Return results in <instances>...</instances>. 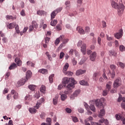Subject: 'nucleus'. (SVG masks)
Returning a JSON list of instances; mask_svg holds the SVG:
<instances>
[{
	"mask_svg": "<svg viewBox=\"0 0 125 125\" xmlns=\"http://www.w3.org/2000/svg\"><path fill=\"white\" fill-rule=\"evenodd\" d=\"M111 6L113 8L118 9V14L119 16L122 15L124 13V10H125V5L123 4H118V3L115 2V1H111Z\"/></svg>",
	"mask_w": 125,
	"mask_h": 125,
	"instance_id": "f257e3e1",
	"label": "nucleus"
},
{
	"mask_svg": "<svg viewBox=\"0 0 125 125\" xmlns=\"http://www.w3.org/2000/svg\"><path fill=\"white\" fill-rule=\"evenodd\" d=\"M70 82L71 83H73V85L76 83V81H75V79L73 78H69L68 77H64L63 79H62V83L64 84V86H66V84H67V83H69Z\"/></svg>",
	"mask_w": 125,
	"mask_h": 125,
	"instance_id": "f03ea898",
	"label": "nucleus"
},
{
	"mask_svg": "<svg viewBox=\"0 0 125 125\" xmlns=\"http://www.w3.org/2000/svg\"><path fill=\"white\" fill-rule=\"evenodd\" d=\"M77 46H78V47L81 46V48L82 52L84 54H85V53H86V44L84 43H83L82 41H79V42L77 43Z\"/></svg>",
	"mask_w": 125,
	"mask_h": 125,
	"instance_id": "7ed1b4c3",
	"label": "nucleus"
},
{
	"mask_svg": "<svg viewBox=\"0 0 125 125\" xmlns=\"http://www.w3.org/2000/svg\"><path fill=\"white\" fill-rule=\"evenodd\" d=\"M112 86V82L109 81L107 83L106 86H105V89L104 90L103 92V95L104 96H106L107 94H108V92L111 90V86Z\"/></svg>",
	"mask_w": 125,
	"mask_h": 125,
	"instance_id": "20e7f679",
	"label": "nucleus"
},
{
	"mask_svg": "<svg viewBox=\"0 0 125 125\" xmlns=\"http://www.w3.org/2000/svg\"><path fill=\"white\" fill-rule=\"evenodd\" d=\"M110 68L111 70H112V72L111 73V70H109V72L107 74L108 76H111V79H114V78H115V76H116V73H115V70H116V65L111 64L110 65Z\"/></svg>",
	"mask_w": 125,
	"mask_h": 125,
	"instance_id": "39448f33",
	"label": "nucleus"
},
{
	"mask_svg": "<svg viewBox=\"0 0 125 125\" xmlns=\"http://www.w3.org/2000/svg\"><path fill=\"white\" fill-rule=\"evenodd\" d=\"M125 112H122V114H116L115 115V118L116 120L118 121L121 120V121H122L123 124L124 125H125Z\"/></svg>",
	"mask_w": 125,
	"mask_h": 125,
	"instance_id": "423d86ee",
	"label": "nucleus"
},
{
	"mask_svg": "<svg viewBox=\"0 0 125 125\" xmlns=\"http://www.w3.org/2000/svg\"><path fill=\"white\" fill-rule=\"evenodd\" d=\"M67 89L64 91L65 94H69L72 92V89L74 88V83H69L67 86Z\"/></svg>",
	"mask_w": 125,
	"mask_h": 125,
	"instance_id": "0eeeda50",
	"label": "nucleus"
},
{
	"mask_svg": "<svg viewBox=\"0 0 125 125\" xmlns=\"http://www.w3.org/2000/svg\"><path fill=\"white\" fill-rule=\"evenodd\" d=\"M122 80L121 78H118L116 80H115L114 83H113V87L114 88H117V87H119L120 85L122 84Z\"/></svg>",
	"mask_w": 125,
	"mask_h": 125,
	"instance_id": "6e6552de",
	"label": "nucleus"
},
{
	"mask_svg": "<svg viewBox=\"0 0 125 125\" xmlns=\"http://www.w3.org/2000/svg\"><path fill=\"white\" fill-rule=\"evenodd\" d=\"M38 26L39 25H38V23H37V22L35 21H33L32 25H30L29 26V32H32L33 30H34V29H37Z\"/></svg>",
	"mask_w": 125,
	"mask_h": 125,
	"instance_id": "1a4fd4ad",
	"label": "nucleus"
},
{
	"mask_svg": "<svg viewBox=\"0 0 125 125\" xmlns=\"http://www.w3.org/2000/svg\"><path fill=\"white\" fill-rule=\"evenodd\" d=\"M123 35H124V32L123 31V29H120L119 31V32L116 33L114 35V36L116 39L119 40V39H121L122 37H123Z\"/></svg>",
	"mask_w": 125,
	"mask_h": 125,
	"instance_id": "9d476101",
	"label": "nucleus"
},
{
	"mask_svg": "<svg viewBox=\"0 0 125 125\" xmlns=\"http://www.w3.org/2000/svg\"><path fill=\"white\" fill-rule=\"evenodd\" d=\"M96 56H97V54L96 53V52H92L89 56L90 60L94 62V61H95V59H96Z\"/></svg>",
	"mask_w": 125,
	"mask_h": 125,
	"instance_id": "9b49d317",
	"label": "nucleus"
},
{
	"mask_svg": "<svg viewBox=\"0 0 125 125\" xmlns=\"http://www.w3.org/2000/svg\"><path fill=\"white\" fill-rule=\"evenodd\" d=\"M11 93L13 96V97L14 99H18L19 96H18V93L15 91V90H12Z\"/></svg>",
	"mask_w": 125,
	"mask_h": 125,
	"instance_id": "f8f14e48",
	"label": "nucleus"
},
{
	"mask_svg": "<svg viewBox=\"0 0 125 125\" xmlns=\"http://www.w3.org/2000/svg\"><path fill=\"white\" fill-rule=\"evenodd\" d=\"M76 30L78 31V33L80 34V35H84L85 34L84 30H83L82 27L78 26L77 27Z\"/></svg>",
	"mask_w": 125,
	"mask_h": 125,
	"instance_id": "ddd939ff",
	"label": "nucleus"
},
{
	"mask_svg": "<svg viewBox=\"0 0 125 125\" xmlns=\"http://www.w3.org/2000/svg\"><path fill=\"white\" fill-rule=\"evenodd\" d=\"M64 39V35L61 36L59 38H57L55 41V44L56 45H58L60 42V41L62 42V40Z\"/></svg>",
	"mask_w": 125,
	"mask_h": 125,
	"instance_id": "4468645a",
	"label": "nucleus"
},
{
	"mask_svg": "<svg viewBox=\"0 0 125 125\" xmlns=\"http://www.w3.org/2000/svg\"><path fill=\"white\" fill-rule=\"evenodd\" d=\"M86 71L85 70L79 69L76 71V76H81L83 74H84Z\"/></svg>",
	"mask_w": 125,
	"mask_h": 125,
	"instance_id": "2eb2a0df",
	"label": "nucleus"
},
{
	"mask_svg": "<svg viewBox=\"0 0 125 125\" xmlns=\"http://www.w3.org/2000/svg\"><path fill=\"white\" fill-rule=\"evenodd\" d=\"M101 75V73H100V72H95L93 75V79L94 81H97L98 80V78H97L98 76H100Z\"/></svg>",
	"mask_w": 125,
	"mask_h": 125,
	"instance_id": "dca6fc26",
	"label": "nucleus"
},
{
	"mask_svg": "<svg viewBox=\"0 0 125 125\" xmlns=\"http://www.w3.org/2000/svg\"><path fill=\"white\" fill-rule=\"evenodd\" d=\"M32 77V72L30 70L27 71L26 74V80H29Z\"/></svg>",
	"mask_w": 125,
	"mask_h": 125,
	"instance_id": "f3484780",
	"label": "nucleus"
},
{
	"mask_svg": "<svg viewBox=\"0 0 125 125\" xmlns=\"http://www.w3.org/2000/svg\"><path fill=\"white\" fill-rule=\"evenodd\" d=\"M16 25V22H13V23H10L8 25H7V28L10 29V30H11L12 29H13L15 27Z\"/></svg>",
	"mask_w": 125,
	"mask_h": 125,
	"instance_id": "a211bd4d",
	"label": "nucleus"
},
{
	"mask_svg": "<svg viewBox=\"0 0 125 125\" xmlns=\"http://www.w3.org/2000/svg\"><path fill=\"white\" fill-rule=\"evenodd\" d=\"M15 62L17 63L19 67L22 65V61L17 58L15 59Z\"/></svg>",
	"mask_w": 125,
	"mask_h": 125,
	"instance_id": "6ab92c4d",
	"label": "nucleus"
},
{
	"mask_svg": "<svg viewBox=\"0 0 125 125\" xmlns=\"http://www.w3.org/2000/svg\"><path fill=\"white\" fill-rule=\"evenodd\" d=\"M95 103L96 107H98V108H99V107L102 105V102H101L100 100H96Z\"/></svg>",
	"mask_w": 125,
	"mask_h": 125,
	"instance_id": "aec40b11",
	"label": "nucleus"
},
{
	"mask_svg": "<svg viewBox=\"0 0 125 125\" xmlns=\"http://www.w3.org/2000/svg\"><path fill=\"white\" fill-rule=\"evenodd\" d=\"M58 103V95H56L55 97L53 99V104L54 105H57Z\"/></svg>",
	"mask_w": 125,
	"mask_h": 125,
	"instance_id": "412c9836",
	"label": "nucleus"
},
{
	"mask_svg": "<svg viewBox=\"0 0 125 125\" xmlns=\"http://www.w3.org/2000/svg\"><path fill=\"white\" fill-rule=\"evenodd\" d=\"M27 79L26 80L24 79H21V80L19 81L18 83H19V84H20V85H23L24 83H25L27 82Z\"/></svg>",
	"mask_w": 125,
	"mask_h": 125,
	"instance_id": "4be33fe9",
	"label": "nucleus"
},
{
	"mask_svg": "<svg viewBox=\"0 0 125 125\" xmlns=\"http://www.w3.org/2000/svg\"><path fill=\"white\" fill-rule=\"evenodd\" d=\"M100 123H101L102 124H103V123H104L105 125H109V122L108 121V120L107 119L105 120L104 119V118H102L100 120Z\"/></svg>",
	"mask_w": 125,
	"mask_h": 125,
	"instance_id": "5701e85b",
	"label": "nucleus"
},
{
	"mask_svg": "<svg viewBox=\"0 0 125 125\" xmlns=\"http://www.w3.org/2000/svg\"><path fill=\"white\" fill-rule=\"evenodd\" d=\"M29 111L31 114H36L37 113V109L33 107H30L29 108Z\"/></svg>",
	"mask_w": 125,
	"mask_h": 125,
	"instance_id": "b1692460",
	"label": "nucleus"
},
{
	"mask_svg": "<svg viewBox=\"0 0 125 125\" xmlns=\"http://www.w3.org/2000/svg\"><path fill=\"white\" fill-rule=\"evenodd\" d=\"M69 68V63H66L63 68V73H65Z\"/></svg>",
	"mask_w": 125,
	"mask_h": 125,
	"instance_id": "393cba45",
	"label": "nucleus"
},
{
	"mask_svg": "<svg viewBox=\"0 0 125 125\" xmlns=\"http://www.w3.org/2000/svg\"><path fill=\"white\" fill-rule=\"evenodd\" d=\"M39 73H41V74H43L44 75H46L48 73L47 70L43 68L39 70Z\"/></svg>",
	"mask_w": 125,
	"mask_h": 125,
	"instance_id": "a878e982",
	"label": "nucleus"
},
{
	"mask_svg": "<svg viewBox=\"0 0 125 125\" xmlns=\"http://www.w3.org/2000/svg\"><path fill=\"white\" fill-rule=\"evenodd\" d=\"M15 68H17V65L15 63H13L10 67H9V70H13V69H15Z\"/></svg>",
	"mask_w": 125,
	"mask_h": 125,
	"instance_id": "bb28decb",
	"label": "nucleus"
},
{
	"mask_svg": "<svg viewBox=\"0 0 125 125\" xmlns=\"http://www.w3.org/2000/svg\"><path fill=\"white\" fill-rule=\"evenodd\" d=\"M117 65H118L119 66V67H121L122 69H124L125 66V63H124L121 62H117Z\"/></svg>",
	"mask_w": 125,
	"mask_h": 125,
	"instance_id": "cd10ccee",
	"label": "nucleus"
},
{
	"mask_svg": "<svg viewBox=\"0 0 125 125\" xmlns=\"http://www.w3.org/2000/svg\"><path fill=\"white\" fill-rule=\"evenodd\" d=\"M56 14H57V13H56V11H53V12L51 14V20H52L53 19H54V18H55Z\"/></svg>",
	"mask_w": 125,
	"mask_h": 125,
	"instance_id": "c85d7f7f",
	"label": "nucleus"
},
{
	"mask_svg": "<svg viewBox=\"0 0 125 125\" xmlns=\"http://www.w3.org/2000/svg\"><path fill=\"white\" fill-rule=\"evenodd\" d=\"M105 115V110L104 109H102L100 111V114L99 115V118H102L103 116Z\"/></svg>",
	"mask_w": 125,
	"mask_h": 125,
	"instance_id": "c756f323",
	"label": "nucleus"
},
{
	"mask_svg": "<svg viewBox=\"0 0 125 125\" xmlns=\"http://www.w3.org/2000/svg\"><path fill=\"white\" fill-rule=\"evenodd\" d=\"M40 89L41 92H42V93H45V91L46 90V88L44 85H42Z\"/></svg>",
	"mask_w": 125,
	"mask_h": 125,
	"instance_id": "7c9ffc66",
	"label": "nucleus"
},
{
	"mask_svg": "<svg viewBox=\"0 0 125 125\" xmlns=\"http://www.w3.org/2000/svg\"><path fill=\"white\" fill-rule=\"evenodd\" d=\"M6 20H10V19H11L12 20H14L16 19V18L12 16L7 15L6 16Z\"/></svg>",
	"mask_w": 125,
	"mask_h": 125,
	"instance_id": "2f4dec72",
	"label": "nucleus"
},
{
	"mask_svg": "<svg viewBox=\"0 0 125 125\" xmlns=\"http://www.w3.org/2000/svg\"><path fill=\"white\" fill-rule=\"evenodd\" d=\"M123 101V103H125V98H122V95H120L119 98L118 99V102H121V101Z\"/></svg>",
	"mask_w": 125,
	"mask_h": 125,
	"instance_id": "473e14b6",
	"label": "nucleus"
},
{
	"mask_svg": "<svg viewBox=\"0 0 125 125\" xmlns=\"http://www.w3.org/2000/svg\"><path fill=\"white\" fill-rule=\"evenodd\" d=\"M80 83L81 84V85H88V83L87 82L84 80L81 81L80 82Z\"/></svg>",
	"mask_w": 125,
	"mask_h": 125,
	"instance_id": "72a5a7b5",
	"label": "nucleus"
},
{
	"mask_svg": "<svg viewBox=\"0 0 125 125\" xmlns=\"http://www.w3.org/2000/svg\"><path fill=\"white\" fill-rule=\"evenodd\" d=\"M109 55L110 56H116V55H117V52H115L114 50H111L109 51Z\"/></svg>",
	"mask_w": 125,
	"mask_h": 125,
	"instance_id": "f704fd0d",
	"label": "nucleus"
},
{
	"mask_svg": "<svg viewBox=\"0 0 125 125\" xmlns=\"http://www.w3.org/2000/svg\"><path fill=\"white\" fill-rule=\"evenodd\" d=\"M61 99L62 101H65L67 99V95L66 94H62L61 95Z\"/></svg>",
	"mask_w": 125,
	"mask_h": 125,
	"instance_id": "c9c22d12",
	"label": "nucleus"
},
{
	"mask_svg": "<svg viewBox=\"0 0 125 125\" xmlns=\"http://www.w3.org/2000/svg\"><path fill=\"white\" fill-rule=\"evenodd\" d=\"M56 24H57V20H54L50 22V25L53 26H56Z\"/></svg>",
	"mask_w": 125,
	"mask_h": 125,
	"instance_id": "e433bc0d",
	"label": "nucleus"
},
{
	"mask_svg": "<svg viewBox=\"0 0 125 125\" xmlns=\"http://www.w3.org/2000/svg\"><path fill=\"white\" fill-rule=\"evenodd\" d=\"M62 43L66 44V43L69 42V39H65V36L63 35V39H62Z\"/></svg>",
	"mask_w": 125,
	"mask_h": 125,
	"instance_id": "4c0bfd02",
	"label": "nucleus"
},
{
	"mask_svg": "<svg viewBox=\"0 0 125 125\" xmlns=\"http://www.w3.org/2000/svg\"><path fill=\"white\" fill-rule=\"evenodd\" d=\"M53 77H54V74H52L49 77L50 83H53Z\"/></svg>",
	"mask_w": 125,
	"mask_h": 125,
	"instance_id": "58836bf2",
	"label": "nucleus"
},
{
	"mask_svg": "<svg viewBox=\"0 0 125 125\" xmlns=\"http://www.w3.org/2000/svg\"><path fill=\"white\" fill-rule=\"evenodd\" d=\"M37 13L38 15L42 16V15H43V14H44V13H45V12H44V11H42V10H38V11H37Z\"/></svg>",
	"mask_w": 125,
	"mask_h": 125,
	"instance_id": "ea45409f",
	"label": "nucleus"
},
{
	"mask_svg": "<svg viewBox=\"0 0 125 125\" xmlns=\"http://www.w3.org/2000/svg\"><path fill=\"white\" fill-rule=\"evenodd\" d=\"M90 109L91 110V111H92V112H96V108H95V106H94V105L91 104L90 106Z\"/></svg>",
	"mask_w": 125,
	"mask_h": 125,
	"instance_id": "a19ab883",
	"label": "nucleus"
},
{
	"mask_svg": "<svg viewBox=\"0 0 125 125\" xmlns=\"http://www.w3.org/2000/svg\"><path fill=\"white\" fill-rule=\"evenodd\" d=\"M80 92H81V90H76L73 93L74 96H75V97H77V96H78V95L80 94Z\"/></svg>",
	"mask_w": 125,
	"mask_h": 125,
	"instance_id": "79ce46f5",
	"label": "nucleus"
},
{
	"mask_svg": "<svg viewBox=\"0 0 125 125\" xmlns=\"http://www.w3.org/2000/svg\"><path fill=\"white\" fill-rule=\"evenodd\" d=\"M28 88L29 89H30V90H35V89L36 88V85L31 84L28 86Z\"/></svg>",
	"mask_w": 125,
	"mask_h": 125,
	"instance_id": "37998d69",
	"label": "nucleus"
},
{
	"mask_svg": "<svg viewBox=\"0 0 125 125\" xmlns=\"http://www.w3.org/2000/svg\"><path fill=\"white\" fill-rule=\"evenodd\" d=\"M66 6V9H70V1H66L65 3Z\"/></svg>",
	"mask_w": 125,
	"mask_h": 125,
	"instance_id": "c03bdc74",
	"label": "nucleus"
},
{
	"mask_svg": "<svg viewBox=\"0 0 125 125\" xmlns=\"http://www.w3.org/2000/svg\"><path fill=\"white\" fill-rule=\"evenodd\" d=\"M64 74H65V75H67V76H69V77H72V75H74V73L71 71L65 72Z\"/></svg>",
	"mask_w": 125,
	"mask_h": 125,
	"instance_id": "a18cd8bd",
	"label": "nucleus"
},
{
	"mask_svg": "<svg viewBox=\"0 0 125 125\" xmlns=\"http://www.w3.org/2000/svg\"><path fill=\"white\" fill-rule=\"evenodd\" d=\"M46 124L48 125H51V119L50 118H48L46 120Z\"/></svg>",
	"mask_w": 125,
	"mask_h": 125,
	"instance_id": "49530a36",
	"label": "nucleus"
},
{
	"mask_svg": "<svg viewBox=\"0 0 125 125\" xmlns=\"http://www.w3.org/2000/svg\"><path fill=\"white\" fill-rule=\"evenodd\" d=\"M15 27L17 34H19L20 33V30H19V26L16 24Z\"/></svg>",
	"mask_w": 125,
	"mask_h": 125,
	"instance_id": "de8ad7c7",
	"label": "nucleus"
},
{
	"mask_svg": "<svg viewBox=\"0 0 125 125\" xmlns=\"http://www.w3.org/2000/svg\"><path fill=\"white\" fill-rule=\"evenodd\" d=\"M102 23L103 28L106 29L107 28V23L104 21H102Z\"/></svg>",
	"mask_w": 125,
	"mask_h": 125,
	"instance_id": "09e8293b",
	"label": "nucleus"
},
{
	"mask_svg": "<svg viewBox=\"0 0 125 125\" xmlns=\"http://www.w3.org/2000/svg\"><path fill=\"white\" fill-rule=\"evenodd\" d=\"M84 106L85 109L87 110V111H89V109L90 108V106H89V105H88V104H87L84 103Z\"/></svg>",
	"mask_w": 125,
	"mask_h": 125,
	"instance_id": "8fccbe9b",
	"label": "nucleus"
},
{
	"mask_svg": "<svg viewBox=\"0 0 125 125\" xmlns=\"http://www.w3.org/2000/svg\"><path fill=\"white\" fill-rule=\"evenodd\" d=\"M103 72L104 74H103V77L104 79V80H108V77H107V76H106V74H105L106 70H105V69H104Z\"/></svg>",
	"mask_w": 125,
	"mask_h": 125,
	"instance_id": "3c124183",
	"label": "nucleus"
},
{
	"mask_svg": "<svg viewBox=\"0 0 125 125\" xmlns=\"http://www.w3.org/2000/svg\"><path fill=\"white\" fill-rule=\"evenodd\" d=\"M41 103H37L36 104V106H34V108H36V109H39L40 107H41Z\"/></svg>",
	"mask_w": 125,
	"mask_h": 125,
	"instance_id": "603ef678",
	"label": "nucleus"
},
{
	"mask_svg": "<svg viewBox=\"0 0 125 125\" xmlns=\"http://www.w3.org/2000/svg\"><path fill=\"white\" fill-rule=\"evenodd\" d=\"M72 62L73 66H75V65H77V63H78L77 61H76V59H75V58H73L72 60Z\"/></svg>",
	"mask_w": 125,
	"mask_h": 125,
	"instance_id": "864d4df0",
	"label": "nucleus"
},
{
	"mask_svg": "<svg viewBox=\"0 0 125 125\" xmlns=\"http://www.w3.org/2000/svg\"><path fill=\"white\" fill-rule=\"evenodd\" d=\"M64 56H65V53H64V52H61L60 55V59H62L64 57Z\"/></svg>",
	"mask_w": 125,
	"mask_h": 125,
	"instance_id": "5fc2aeb1",
	"label": "nucleus"
},
{
	"mask_svg": "<svg viewBox=\"0 0 125 125\" xmlns=\"http://www.w3.org/2000/svg\"><path fill=\"white\" fill-rule=\"evenodd\" d=\"M120 50L122 52H124V50H125V46L123 45L120 46Z\"/></svg>",
	"mask_w": 125,
	"mask_h": 125,
	"instance_id": "6e6d98bb",
	"label": "nucleus"
},
{
	"mask_svg": "<svg viewBox=\"0 0 125 125\" xmlns=\"http://www.w3.org/2000/svg\"><path fill=\"white\" fill-rule=\"evenodd\" d=\"M72 120L74 123H78V122H79V120H78V118L76 117H72Z\"/></svg>",
	"mask_w": 125,
	"mask_h": 125,
	"instance_id": "4d7b16f0",
	"label": "nucleus"
},
{
	"mask_svg": "<svg viewBox=\"0 0 125 125\" xmlns=\"http://www.w3.org/2000/svg\"><path fill=\"white\" fill-rule=\"evenodd\" d=\"M46 55L47 56L49 60H51V56L49 55V53L48 52H46Z\"/></svg>",
	"mask_w": 125,
	"mask_h": 125,
	"instance_id": "13d9d810",
	"label": "nucleus"
},
{
	"mask_svg": "<svg viewBox=\"0 0 125 125\" xmlns=\"http://www.w3.org/2000/svg\"><path fill=\"white\" fill-rule=\"evenodd\" d=\"M40 94L39 93H36L34 95V97H35V98H36L37 99H39V98H40Z\"/></svg>",
	"mask_w": 125,
	"mask_h": 125,
	"instance_id": "bf43d9fd",
	"label": "nucleus"
},
{
	"mask_svg": "<svg viewBox=\"0 0 125 125\" xmlns=\"http://www.w3.org/2000/svg\"><path fill=\"white\" fill-rule=\"evenodd\" d=\"M25 100H28V101H29V100H31V96H30V95L26 96L25 97Z\"/></svg>",
	"mask_w": 125,
	"mask_h": 125,
	"instance_id": "052dcab7",
	"label": "nucleus"
},
{
	"mask_svg": "<svg viewBox=\"0 0 125 125\" xmlns=\"http://www.w3.org/2000/svg\"><path fill=\"white\" fill-rule=\"evenodd\" d=\"M65 111H66V113H68L69 114H70V113H71L72 112V109H71L69 108H65Z\"/></svg>",
	"mask_w": 125,
	"mask_h": 125,
	"instance_id": "680f3d73",
	"label": "nucleus"
},
{
	"mask_svg": "<svg viewBox=\"0 0 125 125\" xmlns=\"http://www.w3.org/2000/svg\"><path fill=\"white\" fill-rule=\"evenodd\" d=\"M49 40H50V38L48 37H46L44 40L45 43H48Z\"/></svg>",
	"mask_w": 125,
	"mask_h": 125,
	"instance_id": "e2e57ef3",
	"label": "nucleus"
},
{
	"mask_svg": "<svg viewBox=\"0 0 125 125\" xmlns=\"http://www.w3.org/2000/svg\"><path fill=\"white\" fill-rule=\"evenodd\" d=\"M78 112L79 113H83L84 112V110L82 108H81L80 107L79 109H78Z\"/></svg>",
	"mask_w": 125,
	"mask_h": 125,
	"instance_id": "0e129e2a",
	"label": "nucleus"
},
{
	"mask_svg": "<svg viewBox=\"0 0 125 125\" xmlns=\"http://www.w3.org/2000/svg\"><path fill=\"white\" fill-rule=\"evenodd\" d=\"M10 76V72H7L5 75L6 80H7V79L8 78V77H9Z\"/></svg>",
	"mask_w": 125,
	"mask_h": 125,
	"instance_id": "69168bd1",
	"label": "nucleus"
},
{
	"mask_svg": "<svg viewBox=\"0 0 125 125\" xmlns=\"http://www.w3.org/2000/svg\"><path fill=\"white\" fill-rule=\"evenodd\" d=\"M21 16H25V15H26V14H25V10H22L21 12Z\"/></svg>",
	"mask_w": 125,
	"mask_h": 125,
	"instance_id": "338daca9",
	"label": "nucleus"
},
{
	"mask_svg": "<svg viewBox=\"0 0 125 125\" xmlns=\"http://www.w3.org/2000/svg\"><path fill=\"white\" fill-rule=\"evenodd\" d=\"M62 10V8H58L56 10V13H59Z\"/></svg>",
	"mask_w": 125,
	"mask_h": 125,
	"instance_id": "774afa93",
	"label": "nucleus"
}]
</instances>
